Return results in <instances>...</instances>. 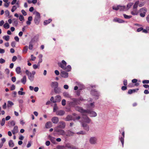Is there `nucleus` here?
Wrapping results in <instances>:
<instances>
[{"label":"nucleus","mask_w":149,"mask_h":149,"mask_svg":"<svg viewBox=\"0 0 149 149\" xmlns=\"http://www.w3.org/2000/svg\"><path fill=\"white\" fill-rule=\"evenodd\" d=\"M72 101L70 102L69 103V105L70 106L74 107L76 105L79 104L80 103L79 100L77 98H72L71 99Z\"/></svg>","instance_id":"nucleus-1"},{"label":"nucleus","mask_w":149,"mask_h":149,"mask_svg":"<svg viewBox=\"0 0 149 149\" xmlns=\"http://www.w3.org/2000/svg\"><path fill=\"white\" fill-rule=\"evenodd\" d=\"M40 14L38 12H37L34 19L35 23L36 24L38 25L40 22Z\"/></svg>","instance_id":"nucleus-2"},{"label":"nucleus","mask_w":149,"mask_h":149,"mask_svg":"<svg viewBox=\"0 0 149 149\" xmlns=\"http://www.w3.org/2000/svg\"><path fill=\"white\" fill-rule=\"evenodd\" d=\"M80 118V117L79 116H78L76 118H73L71 115H68L67 116L66 118L65 119V120L66 121H69L71 120L75 121L76 120H78Z\"/></svg>","instance_id":"nucleus-3"},{"label":"nucleus","mask_w":149,"mask_h":149,"mask_svg":"<svg viewBox=\"0 0 149 149\" xmlns=\"http://www.w3.org/2000/svg\"><path fill=\"white\" fill-rule=\"evenodd\" d=\"M25 73L28 75V78L30 81H33V80L34 76L32 75L31 73L29 72L28 70H26Z\"/></svg>","instance_id":"nucleus-4"},{"label":"nucleus","mask_w":149,"mask_h":149,"mask_svg":"<svg viewBox=\"0 0 149 149\" xmlns=\"http://www.w3.org/2000/svg\"><path fill=\"white\" fill-rule=\"evenodd\" d=\"M86 113L90 114V116L91 117H95L97 115V114L95 112L88 109L86 110Z\"/></svg>","instance_id":"nucleus-5"},{"label":"nucleus","mask_w":149,"mask_h":149,"mask_svg":"<svg viewBox=\"0 0 149 149\" xmlns=\"http://www.w3.org/2000/svg\"><path fill=\"white\" fill-rule=\"evenodd\" d=\"M119 131L120 132H122V135L123 136L120 138L119 139L121 142L123 147L124 143V138L125 137V132L123 128H122L120 130H119Z\"/></svg>","instance_id":"nucleus-6"},{"label":"nucleus","mask_w":149,"mask_h":149,"mask_svg":"<svg viewBox=\"0 0 149 149\" xmlns=\"http://www.w3.org/2000/svg\"><path fill=\"white\" fill-rule=\"evenodd\" d=\"M58 65L59 67L64 70L65 68L67 63L64 60H63L61 62L58 63Z\"/></svg>","instance_id":"nucleus-7"},{"label":"nucleus","mask_w":149,"mask_h":149,"mask_svg":"<svg viewBox=\"0 0 149 149\" xmlns=\"http://www.w3.org/2000/svg\"><path fill=\"white\" fill-rule=\"evenodd\" d=\"M83 118L84 119V122L87 123H89L91 121V120L87 116L86 114H84L83 115Z\"/></svg>","instance_id":"nucleus-8"},{"label":"nucleus","mask_w":149,"mask_h":149,"mask_svg":"<svg viewBox=\"0 0 149 149\" xmlns=\"http://www.w3.org/2000/svg\"><path fill=\"white\" fill-rule=\"evenodd\" d=\"M55 131L56 132H58V134L59 135L63 136L65 135V132L63 130L57 128L55 129Z\"/></svg>","instance_id":"nucleus-9"},{"label":"nucleus","mask_w":149,"mask_h":149,"mask_svg":"<svg viewBox=\"0 0 149 149\" xmlns=\"http://www.w3.org/2000/svg\"><path fill=\"white\" fill-rule=\"evenodd\" d=\"M91 94L93 96L98 97L99 95V93L96 89H92L91 91Z\"/></svg>","instance_id":"nucleus-10"},{"label":"nucleus","mask_w":149,"mask_h":149,"mask_svg":"<svg viewBox=\"0 0 149 149\" xmlns=\"http://www.w3.org/2000/svg\"><path fill=\"white\" fill-rule=\"evenodd\" d=\"M65 123L63 121H61L59 122V125L57 126V127L61 129H64L65 127Z\"/></svg>","instance_id":"nucleus-11"},{"label":"nucleus","mask_w":149,"mask_h":149,"mask_svg":"<svg viewBox=\"0 0 149 149\" xmlns=\"http://www.w3.org/2000/svg\"><path fill=\"white\" fill-rule=\"evenodd\" d=\"M76 110L82 113V115L86 113V110L83 109L81 107H77L76 108Z\"/></svg>","instance_id":"nucleus-12"},{"label":"nucleus","mask_w":149,"mask_h":149,"mask_svg":"<svg viewBox=\"0 0 149 149\" xmlns=\"http://www.w3.org/2000/svg\"><path fill=\"white\" fill-rule=\"evenodd\" d=\"M52 122L54 124H57L59 121L58 118L56 116L53 117L51 119Z\"/></svg>","instance_id":"nucleus-13"},{"label":"nucleus","mask_w":149,"mask_h":149,"mask_svg":"<svg viewBox=\"0 0 149 149\" xmlns=\"http://www.w3.org/2000/svg\"><path fill=\"white\" fill-rule=\"evenodd\" d=\"M82 126L85 130L87 131H89V126L86 123L83 122L82 123Z\"/></svg>","instance_id":"nucleus-14"},{"label":"nucleus","mask_w":149,"mask_h":149,"mask_svg":"<svg viewBox=\"0 0 149 149\" xmlns=\"http://www.w3.org/2000/svg\"><path fill=\"white\" fill-rule=\"evenodd\" d=\"M61 76L62 77L67 78L68 76V73L65 71H62L61 72Z\"/></svg>","instance_id":"nucleus-15"},{"label":"nucleus","mask_w":149,"mask_h":149,"mask_svg":"<svg viewBox=\"0 0 149 149\" xmlns=\"http://www.w3.org/2000/svg\"><path fill=\"white\" fill-rule=\"evenodd\" d=\"M55 100L53 102V103H55L56 102H60L61 100V97L60 96L57 95L55 97Z\"/></svg>","instance_id":"nucleus-16"},{"label":"nucleus","mask_w":149,"mask_h":149,"mask_svg":"<svg viewBox=\"0 0 149 149\" xmlns=\"http://www.w3.org/2000/svg\"><path fill=\"white\" fill-rule=\"evenodd\" d=\"M97 139L95 137H91L90 139V142L92 144H95L96 142Z\"/></svg>","instance_id":"nucleus-17"},{"label":"nucleus","mask_w":149,"mask_h":149,"mask_svg":"<svg viewBox=\"0 0 149 149\" xmlns=\"http://www.w3.org/2000/svg\"><path fill=\"white\" fill-rule=\"evenodd\" d=\"M65 113V112L62 110H60L57 111L56 112V114L57 115L62 116Z\"/></svg>","instance_id":"nucleus-18"},{"label":"nucleus","mask_w":149,"mask_h":149,"mask_svg":"<svg viewBox=\"0 0 149 149\" xmlns=\"http://www.w3.org/2000/svg\"><path fill=\"white\" fill-rule=\"evenodd\" d=\"M113 21L114 22H118L120 23H122L124 22V21L122 19L116 17L114 19Z\"/></svg>","instance_id":"nucleus-19"},{"label":"nucleus","mask_w":149,"mask_h":149,"mask_svg":"<svg viewBox=\"0 0 149 149\" xmlns=\"http://www.w3.org/2000/svg\"><path fill=\"white\" fill-rule=\"evenodd\" d=\"M139 90L138 88H137L134 89H129L128 91V94H131L133 93H135L137 92Z\"/></svg>","instance_id":"nucleus-20"},{"label":"nucleus","mask_w":149,"mask_h":149,"mask_svg":"<svg viewBox=\"0 0 149 149\" xmlns=\"http://www.w3.org/2000/svg\"><path fill=\"white\" fill-rule=\"evenodd\" d=\"M58 86V84L57 82L54 81L52 82L51 84V86L52 87L57 88Z\"/></svg>","instance_id":"nucleus-21"},{"label":"nucleus","mask_w":149,"mask_h":149,"mask_svg":"<svg viewBox=\"0 0 149 149\" xmlns=\"http://www.w3.org/2000/svg\"><path fill=\"white\" fill-rule=\"evenodd\" d=\"M45 127L47 128H49L52 127V123L50 121L47 122L45 124Z\"/></svg>","instance_id":"nucleus-22"},{"label":"nucleus","mask_w":149,"mask_h":149,"mask_svg":"<svg viewBox=\"0 0 149 149\" xmlns=\"http://www.w3.org/2000/svg\"><path fill=\"white\" fill-rule=\"evenodd\" d=\"M13 134H15V133H17L18 132V127L17 126H15L13 130L12 131Z\"/></svg>","instance_id":"nucleus-23"},{"label":"nucleus","mask_w":149,"mask_h":149,"mask_svg":"<svg viewBox=\"0 0 149 149\" xmlns=\"http://www.w3.org/2000/svg\"><path fill=\"white\" fill-rule=\"evenodd\" d=\"M67 134H65L67 136H70L73 135L74 133L70 130H68L67 132Z\"/></svg>","instance_id":"nucleus-24"},{"label":"nucleus","mask_w":149,"mask_h":149,"mask_svg":"<svg viewBox=\"0 0 149 149\" xmlns=\"http://www.w3.org/2000/svg\"><path fill=\"white\" fill-rule=\"evenodd\" d=\"M33 40H31V41L29 42V49L31 50L32 49L33 47V45L32 44L33 43Z\"/></svg>","instance_id":"nucleus-25"},{"label":"nucleus","mask_w":149,"mask_h":149,"mask_svg":"<svg viewBox=\"0 0 149 149\" xmlns=\"http://www.w3.org/2000/svg\"><path fill=\"white\" fill-rule=\"evenodd\" d=\"M52 21V20L51 19H49L47 20H46L44 22V25H46L50 23Z\"/></svg>","instance_id":"nucleus-26"},{"label":"nucleus","mask_w":149,"mask_h":149,"mask_svg":"<svg viewBox=\"0 0 149 149\" xmlns=\"http://www.w3.org/2000/svg\"><path fill=\"white\" fill-rule=\"evenodd\" d=\"M118 7L119 10L120 11H124L126 10L125 9L126 7L125 6L118 5Z\"/></svg>","instance_id":"nucleus-27"},{"label":"nucleus","mask_w":149,"mask_h":149,"mask_svg":"<svg viewBox=\"0 0 149 149\" xmlns=\"http://www.w3.org/2000/svg\"><path fill=\"white\" fill-rule=\"evenodd\" d=\"M26 82V76H24L23 78L21 79V82L25 84Z\"/></svg>","instance_id":"nucleus-28"},{"label":"nucleus","mask_w":149,"mask_h":149,"mask_svg":"<svg viewBox=\"0 0 149 149\" xmlns=\"http://www.w3.org/2000/svg\"><path fill=\"white\" fill-rule=\"evenodd\" d=\"M15 71L17 74H19L21 72V68L19 67H17L16 68Z\"/></svg>","instance_id":"nucleus-29"},{"label":"nucleus","mask_w":149,"mask_h":149,"mask_svg":"<svg viewBox=\"0 0 149 149\" xmlns=\"http://www.w3.org/2000/svg\"><path fill=\"white\" fill-rule=\"evenodd\" d=\"M9 146L10 147H13L14 146V144L12 140H10L8 142Z\"/></svg>","instance_id":"nucleus-30"},{"label":"nucleus","mask_w":149,"mask_h":149,"mask_svg":"<svg viewBox=\"0 0 149 149\" xmlns=\"http://www.w3.org/2000/svg\"><path fill=\"white\" fill-rule=\"evenodd\" d=\"M139 2V1H137L135 3L133 7V9H136L137 8Z\"/></svg>","instance_id":"nucleus-31"},{"label":"nucleus","mask_w":149,"mask_h":149,"mask_svg":"<svg viewBox=\"0 0 149 149\" xmlns=\"http://www.w3.org/2000/svg\"><path fill=\"white\" fill-rule=\"evenodd\" d=\"M56 148L58 149H66L65 147L64 146L58 145Z\"/></svg>","instance_id":"nucleus-32"},{"label":"nucleus","mask_w":149,"mask_h":149,"mask_svg":"<svg viewBox=\"0 0 149 149\" xmlns=\"http://www.w3.org/2000/svg\"><path fill=\"white\" fill-rule=\"evenodd\" d=\"M146 9L145 8H142L140 10V12L141 13H146Z\"/></svg>","instance_id":"nucleus-33"},{"label":"nucleus","mask_w":149,"mask_h":149,"mask_svg":"<svg viewBox=\"0 0 149 149\" xmlns=\"http://www.w3.org/2000/svg\"><path fill=\"white\" fill-rule=\"evenodd\" d=\"M131 13L132 15H134L138 14V12L136 10H135L132 11Z\"/></svg>","instance_id":"nucleus-34"},{"label":"nucleus","mask_w":149,"mask_h":149,"mask_svg":"<svg viewBox=\"0 0 149 149\" xmlns=\"http://www.w3.org/2000/svg\"><path fill=\"white\" fill-rule=\"evenodd\" d=\"M71 69V66L70 65H68L67 67H65V70H66L67 71H70Z\"/></svg>","instance_id":"nucleus-35"},{"label":"nucleus","mask_w":149,"mask_h":149,"mask_svg":"<svg viewBox=\"0 0 149 149\" xmlns=\"http://www.w3.org/2000/svg\"><path fill=\"white\" fill-rule=\"evenodd\" d=\"M9 25L8 23H6L3 25V27L6 29H8L9 28Z\"/></svg>","instance_id":"nucleus-36"},{"label":"nucleus","mask_w":149,"mask_h":149,"mask_svg":"<svg viewBox=\"0 0 149 149\" xmlns=\"http://www.w3.org/2000/svg\"><path fill=\"white\" fill-rule=\"evenodd\" d=\"M28 49V47L27 46H25L23 48V52L26 53Z\"/></svg>","instance_id":"nucleus-37"},{"label":"nucleus","mask_w":149,"mask_h":149,"mask_svg":"<svg viewBox=\"0 0 149 149\" xmlns=\"http://www.w3.org/2000/svg\"><path fill=\"white\" fill-rule=\"evenodd\" d=\"M13 20L14 21V24L16 26H17L18 24V22L17 20L15 19H13Z\"/></svg>","instance_id":"nucleus-38"},{"label":"nucleus","mask_w":149,"mask_h":149,"mask_svg":"<svg viewBox=\"0 0 149 149\" xmlns=\"http://www.w3.org/2000/svg\"><path fill=\"white\" fill-rule=\"evenodd\" d=\"M124 17L125 19H129L132 17V16L131 15H128L125 14H123Z\"/></svg>","instance_id":"nucleus-39"},{"label":"nucleus","mask_w":149,"mask_h":149,"mask_svg":"<svg viewBox=\"0 0 149 149\" xmlns=\"http://www.w3.org/2000/svg\"><path fill=\"white\" fill-rule=\"evenodd\" d=\"M3 38L6 41H8L9 40V36H4L3 37Z\"/></svg>","instance_id":"nucleus-40"},{"label":"nucleus","mask_w":149,"mask_h":149,"mask_svg":"<svg viewBox=\"0 0 149 149\" xmlns=\"http://www.w3.org/2000/svg\"><path fill=\"white\" fill-rule=\"evenodd\" d=\"M58 109V107L56 104H55L53 108V111L55 112Z\"/></svg>","instance_id":"nucleus-41"},{"label":"nucleus","mask_w":149,"mask_h":149,"mask_svg":"<svg viewBox=\"0 0 149 149\" xmlns=\"http://www.w3.org/2000/svg\"><path fill=\"white\" fill-rule=\"evenodd\" d=\"M133 3H130L127 5V10L129 9L130 7L133 5Z\"/></svg>","instance_id":"nucleus-42"},{"label":"nucleus","mask_w":149,"mask_h":149,"mask_svg":"<svg viewBox=\"0 0 149 149\" xmlns=\"http://www.w3.org/2000/svg\"><path fill=\"white\" fill-rule=\"evenodd\" d=\"M112 8L113 10H119V7L118 5L117 6H113Z\"/></svg>","instance_id":"nucleus-43"},{"label":"nucleus","mask_w":149,"mask_h":149,"mask_svg":"<svg viewBox=\"0 0 149 149\" xmlns=\"http://www.w3.org/2000/svg\"><path fill=\"white\" fill-rule=\"evenodd\" d=\"M5 120L4 118H2L1 121V125L2 126H3L5 124Z\"/></svg>","instance_id":"nucleus-44"},{"label":"nucleus","mask_w":149,"mask_h":149,"mask_svg":"<svg viewBox=\"0 0 149 149\" xmlns=\"http://www.w3.org/2000/svg\"><path fill=\"white\" fill-rule=\"evenodd\" d=\"M17 8V7L15 6H13L12 7V8L11 9V11L12 12H13Z\"/></svg>","instance_id":"nucleus-45"},{"label":"nucleus","mask_w":149,"mask_h":149,"mask_svg":"<svg viewBox=\"0 0 149 149\" xmlns=\"http://www.w3.org/2000/svg\"><path fill=\"white\" fill-rule=\"evenodd\" d=\"M61 104L63 106H64L66 104V100L65 99H63L62 100L61 102Z\"/></svg>","instance_id":"nucleus-46"},{"label":"nucleus","mask_w":149,"mask_h":149,"mask_svg":"<svg viewBox=\"0 0 149 149\" xmlns=\"http://www.w3.org/2000/svg\"><path fill=\"white\" fill-rule=\"evenodd\" d=\"M18 94L19 95H24L25 93L22 91H19L18 92Z\"/></svg>","instance_id":"nucleus-47"},{"label":"nucleus","mask_w":149,"mask_h":149,"mask_svg":"<svg viewBox=\"0 0 149 149\" xmlns=\"http://www.w3.org/2000/svg\"><path fill=\"white\" fill-rule=\"evenodd\" d=\"M73 145H70L69 144H67L65 145V147H67L68 148L71 149L72 146Z\"/></svg>","instance_id":"nucleus-48"},{"label":"nucleus","mask_w":149,"mask_h":149,"mask_svg":"<svg viewBox=\"0 0 149 149\" xmlns=\"http://www.w3.org/2000/svg\"><path fill=\"white\" fill-rule=\"evenodd\" d=\"M19 19L20 21L24 20V17L22 15H20L19 17Z\"/></svg>","instance_id":"nucleus-49"},{"label":"nucleus","mask_w":149,"mask_h":149,"mask_svg":"<svg viewBox=\"0 0 149 149\" xmlns=\"http://www.w3.org/2000/svg\"><path fill=\"white\" fill-rule=\"evenodd\" d=\"M5 62V60L2 58L0 59V63L1 64L4 63Z\"/></svg>","instance_id":"nucleus-50"},{"label":"nucleus","mask_w":149,"mask_h":149,"mask_svg":"<svg viewBox=\"0 0 149 149\" xmlns=\"http://www.w3.org/2000/svg\"><path fill=\"white\" fill-rule=\"evenodd\" d=\"M17 58L16 56H14L13 57L12 59V61L13 62L17 60Z\"/></svg>","instance_id":"nucleus-51"},{"label":"nucleus","mask_w":149,"mask_h":149,"mask_svg":"<svg viewBox=\"0 0 149 149\" xmlns=\"http://www.w3.org/2000/svg\"><path fill=\"white\" fill-rule=\"evenodd\" d=\"M142 83L143 84H148L149 83V80H144L142 81Z\"/></svg>","instance_id":"nucleus-52"},{"label":"nucleus","mask_w":149,"mask_h":149,"mask_svg":"<svg viewBox=\"0 0 149 149\" xmlns=\"http://www.w3.org/2000/svg\"><path fill=\"white\" fill-rule=\"evenodd\" d=\"M11 126H14L15 125V122L13 121H12L10 123Z\"/></svg>","instance_id":"nucleus-53"},{"label":"nucleus","mask_w":149,"mask_h":149,"mask_svg":"<svg viewBox=\"0 0 149 149\" xmlns=\"http://www.w3.org/2000/svg\"><path fill=\"white\" fill-rule=\"evenodd\" d=\"M85 132L83 131H80L79 132L77 133V134H86Z\"/></svg>","instance_id":"nucleus-54"},{"label":"nucleus","mask_w":149,"mask_h":149,"mask_svg":"<svg viewBox=\"0 0 149 149\" xmlns=\"http://www.w3.org/2000/svg\"><path fill=\"white\" fill-rule=\"evenodd\" d=\"M127 84V80L126 79H125L123 81V85L125 86H126Z\"/></svg>","instance_id":"nucleus-55"},{"label":"nucleus","mask_w":149,"mask_h":149,"mask_svg":"<svg viewBox=\"0 0 149 149\" xmlns=\"http://www.w3.org/2000/svg\"><path fill=\"white\" fill-rule=\"evenodd\" d=\"M31 60L33 61H34L35 60L36 58L32 54L31 55Z\"/></svg>","instance_id":"nucleus-56"},{"label":"nucleus","mask_w":149,"mask_h":149,"mask_svg":"<svg viewBox=\"0 0 149 149\" xmlns=\"http://www.w3.org/2000/svg\"><path fill=\"white\" fill-rule=\"evenodd\" d=\"M127 89V87L125 86H122L121 87V89L123 91H125Z\"/></svg>","instance_id":"nucleus-57"},{"label":"nucleus","mask_w":149,"mask_h":149,"mask_svg":"<svg viewBox=\"0 0 149 149\" xmlns=\"http://www.w3.org/2000/svg\"><path fill=\"white\" fill-rule=\"evenodd\" d=\"M21 12L24 15L26 16V13L25 11L24 10H22L21 11Z\"/></svg>","instance_id":"nucleus-58"},{"label":"nucleus","mask_w":149,"mask_h":149,"mask_svg":"<svg viewBox=\"0 0 149 149\" xmlns=\"http://www.w3.org/2000/svg\"><path fill=\"white\" fill-rule=\"evenodd\" d=\"M16 43L15 42H11V45L13 47H15Z\"/></svg>","instance_id":"nucleus-59"},{"label":"nucleus","mask_w":149,"mask_h":149,"mask_svg":"<svg viewBox=\"0 0 149 149\" xmlns=\"http://www.w3.org/2000/svg\"><path fill=\"white\" fill-rule=\"evenodd\" d=\"M11 80L13 82H14L16 80V77H12Z\"/></svg>","instance_id":"nucleus-60"},{"label":"nucleus","mask_w":149,"mask_h":149,"mask_svg":"<svg viewBox=\"0 0 149 149\" xmlns=\"http://www.w3.org/2000/svg\"><path fill=\"white\" fill-rule=\"evenodd\" d=\"M15 88V86L14 85H12L11 86V87L10 90L11 91H13L14 90Z\"/></svg>","instance_id":"nucleus-61"},{"label":"nucleus","mask_w":149,"mask_h":149,"mask_svg":"<svg viewBox=\"0 0 149 149\" xmlns=\"http://www.w3.org/2000/svg\"><path fill=\"white\" fill-rule=\"evenodd\" d=\"M13 103L11 101H8V104L10 105V106H12V105H13Z\"/></svg>","instance_id":"nucleus-62"},{"label":"nucleus","mask_w":149,"mask_h":149,"mask_svg":"<svg viewBox=\"0 0 149 149\" xmlns=\"http://www.w3.org/2000/svg\"><path fill=\"white\" fill-rule=\"evenodd\" d=\"M146 13H140V16L141 17H144Z\"/></svg>","instance_id":"nucleus-63"},{"label":"nucleus","mask_w":149,"mask_h":149,"mask_svg":"<svg viewBox=\"0 0 149 149\" xmlns=\"http://www.w3.org/2000/svg\"><path fill=\"white\" fill-rule=\"evenodd\" d=\"M143 30V28L142 27H140L137 30V32H139Z\"/></svg>","instance_id":"nucleus-64"}]
</instances>
